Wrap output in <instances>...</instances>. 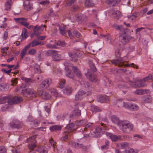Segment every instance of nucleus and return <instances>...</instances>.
Instances as JSON below:
<instances>
[{"label":"nucleus","mask_w":153,"mask_h":153,"mask_svg":"<svg viewBox=\"0 0 153 153\" xmlns=\"http://www.w3.org/2000/svg\"><path fill=\"white\" fill-rule=\"evenodd\" d=\"M89 64L90 68L88 70L86 76L90 81L93 82H95L97 80V78L96 75L93 74V73L96 72L97 69L92 61L89 60Z\"/></svg>","instance_id":"f257e3e1"},{"label":"nucleus","mask_w":153,"mask_h":153,"mask_svg":"<svg viewBox=\"0 0 153 153\" xmlns=\"http://www.w3.org/2000/svg\"><path fill=\"white\" fill-rule=\"evenodd\" d=\"M111 63L115 66H117L120 67L132 66L137 69L138 68V67L134 65V63L127 65L125 64V62L124 61L123 59L121 57L118 58L117 59H112L111 61Z\"/></svg>","instance_id":"f03ea898"},{"label":"nucleus","mask_w":153,"mask_h":153,"mask_svg":"<svg viewBox=\"0 0 153 153\" xmlns=\"http://www.w3.org/2000/svg\"><path fill=\"white\" fill-rule=\"evenodd\" d=\"M121 130L124 132L128 133L133 128V126L129 121H122L120 127Z\"/></svg>","instance_id":"7ed1b4c3"},{"label":"nucleus","mask_w":153,"mask_h":153,"mask_svg":"<svg viewBox=\"0 0 153 153\" xmlns=\"http://www.w3.org/2000/svg\"><path fill=\"white\" fill-rule=\"evenodd\" d=\"M106 130L107 129L106 127H97L94 131L91 132L90 135L91 137H98L101 136L103 134L102 130Z\"/></svg>","instance_id":"20e7f679"},{"label":"nucleus","mask_w":153,"mask_h":153,"mask_svg":"<svg viewBox=\"0 0 153 153\" xmlns=\"http://www.w3.org/2000/svg\"><path fill=\"white\" fill-rule=\"evenodd\" d=\"M10 100L9 101V104L12 105L14 104H17L23 101L22 97L20 96L13 97L10 95Z\"/></svg>","instance_id":"39448f33"},{"label":"nucleus","mask_w":153,"mask_h":153,"mask_svg":"<svg viewBox=\"0 0 153 153\" xmlns=\"http://www.w3.org/2000/svg\"><path fill=\"white\" fill-rule=\"evenodd\" d=\"M119 39L123 44H126L132 38V37L127 35L125 32L119 36Z\"/></svg>","instance_id":"423d86ee"},{"label":"nucleus","mask_w":153,"mask_h":153,"mask_svg":"<svg viewBox=\"0 0 153 153\" xmlns=\"http://www.w3.org/2000/svg\"><path fill=\"white\" fill-rule=\"evenodd\" d=\"M91 92H85L83 90L79 91L75 96V99L76 100H81L84 97L91 94Z\"/></svg>","instance_id":"0eeeda50"},{"label":"nucleus","mask_w":153,"mask_h":153,"mask_svg":"<svg viewBox=\"0 0 153 153\" xmlns=\"http://www.w3.org/2000/svg\"><path fill=\"white\" fill-rule=\"evenodd\" d=\"M36 135H35L33 137H31L27 139V142H30L31 143L29 144L28 146V148L30 150H33L36 146V141L35 140Z\"/></svg>","instance_id":"6e6552de"},{"label":"nucleus","mask_w":153,"mask_h":153,"mask_svg":"<svg viewBox=\"0 0 153 153\" xmlns=\"http://www.w3.org/2000/svg\"><path fill=\"white\" fill-rule=\"evenodd\" d=\"M82 105H83L81 103H76L75 104L73 114L71 115V117H79L81 115V111L79 109V108Z\"/></svg>","instance_id":"1a4fd4ad"},{"label":"nucleus","mask_w":153,"mask_h":153,"mask_svg":"<svg viewBox=\"0 0 153 153\" xmlns=\"http://www.w3.org/2000/svg\"><path fill=\"white\" fill-rule=\"evenodd\" d=\"M22 93L25 96H31L32 97H36V93L35 91L32 89H26L22 90Z\"/></svg>","instance_id":"9d476101"},{"label":"nucleus","mask_w":153,"mask_h":153,"mask_svg":"<svg viewBox=\"0 0 153 153\" xmlns=\"http://www.w3.org/2000/svg\"><path fill=\"white\" fill-rule=\"evenodd\" d=\"M10 127L13 128H20L23 125V123L17 120H14L10 123Z\"/></svg>","instance_id":"9b49d317"},{"label":"nucleus","mask_w":153,"mask_h":153,"mask_svg":"<svg viewBox=\"0 0 153 153\" xmlns=\"http://www.w3.org/2000/svg\"><path fill=\"white\" fill-rule=\"evenodd\" d=\"M69 144L72 147L76 149L82 148L83 151H86L87 149L86 146H84L82 144H80L79 143L72 142H70L69 143Z\"/></svg>","instance_id":"f8f14e48"},{"label":"nucleus","mask_w":153,"mask_h":153,"mask_svg":"<svg viewBox=\"0 0 153 153\" xmlns=\"http://www.w3.org/2000/svg\"><path fill=\"white\" fill-rule=\"evenodd\" d=\"M66 44L64 41H58L54 44L49 43L47 45V47L50 48H55L57 45H64Z\"/></svg>","instance_id":"ddd939ff"},{"label":"nucleus","mask_w":153,"mask_h":153,"mask_svg":"<svg viewBox=\"0 0 153 153\" xmlns=\"http://www.w3.org/2000/svg\"><path fill=\"white\" fill-rule=\"evenodd\" d=\"M52 83L51 79H47L43 81L40 85V86L43 89L47 88H48Z\"/></svg>","instance_id":"4468645a"},{"label":"nucleus","mask_w":153,"mask_h":153,"mask_svg":"<svg viewBox=\"0 0 153 153\" xmlns=\"http://www.w3.org/2000/svg\"><path fill=\"white\" fill-rule=\"evenodd\" d=\"M14 20L16 22H19L21 25H22L26 27L28 24V23L26 22L27 19L26 18H15Z\"/></svg>","instance_id":"2eb2a0df"},{"label":"nucleus","mask_w":153,"mask_h":153,"mask_svg":"<svg viewBox=\"0 0 153 153\" xmlns=\"http://www.w3.org/2000/svg\"><path fill=\"white\" fill-rule=\"evenodd\" d=\"M38 94L44 100H49L51 97V95L47 92H43L42 91H40L38 92Z\"/></svg>","instance_id":"dca6fc26"},{"label":"nucleus","mask_w":153,"mask_h":153,"mask_svg":"<svg viewBox=\"0 0 153 153\" xmlns=\"http://www.w3.org/2000/svg\"><path fill=\"white\" fill-rule=\"evenodd\" d=\"M137 82V80L136 79H134L133 81H129V85L132 87H144L146 85V84L145 83H143L142 82L140 83V84L137 85L135 83Z\"/></svg>","instance_id":"f3484780"},{"label":"nucleus","mask_w":153,"mask_h":153,"mask_svg":"<svg viewBox=\"0 0 153 153\" xmlns=\"http://www.w3.org/2000/svg\"><path fill=\"white\" fill-rule=\"evenodd\" d=\"M74 124L73 123H71L65 127L64 129V132L68 133L71 134V132L74 130Z\"/></svg>","instance_id":"a211bd4d"},{"label":"nucleus","mask_w":153,"mask_h":153,"mask_svg":"<svg viewBox=\"0 0 153 153\" xmlns=\"http://www.w3.org/2000/svg\"><path fill=\"white\" fill-rule=\"evenodd\" d=\"M69 56L71 58L72 60L74 62L77 61L78 57L77 53L70 51L68 53Z\"/></svg>","instance_id":"6ab92c4d"},{"label":"nucleus","mask_w":153,"mask_h":153,"mask_svg":"<svg viewBox=\"0 0 153 153\" xmlns=\"http://www.w3.org/2000/svg\"><path fill=\"white\" fill-rule=\"evenodd\" d=\"M81 84L82 88L85 90L90 89L92 87L91 84L87 81H82L81 82Z\"/></svg>","instance_id":"aec40b11"},{"label":"nucleus","mask_w":153,"mask_h":153,"mask_svg":"<svg viewBox=\"0 0 153 153\" xmlns=\"http://www.w3.org/2000/svg\"><path fill=\"white\" fill-rule=\"evenodd\" d=\"M98 100L102 103L108 102L109 101V97L106 96H99Z\"/></svg>","instance_id":"412c9836"},{"label":"nucleus","mask_w":153,"mask_h":153,"mask_svg":"<svg viewBox=\"0 0 153 153\" xmlns=\"http://www.w3.org/2000/svg\"><path fill=\"white\" fill-rule=\"evenodd\" d=\"M63 92L64 94L69 95L72 93V89L71 86H67L63 89Z\"/></svg>","instance_id":"4be33fe9"},{"label":"nucleus","mask_w":153,"mask_h":153,"mask_svg":"<svg viewBox=\"0 0 153 153\" xmlns=\"http://www.w3.org/2000/svg\"><path fill=\"white\" fill-rule=\"evenodd\" d=\"M111 120L112 122L116 124L117 125L120 127V125H121L122 121L119 120L118 118L116 116H114L111 117Z\"/></svg>","instance_id":"5701e85b"},{"label":"nucleus","mask_w":153,"mask_h":153,"mask_svg":"<svg viewBox=\"0 0 153 153\" xmlns=\"http://www.w3.org/2000/svg\"><path fill=\"white\" fill-rule=\"evenodd\" d=\"M10 95H8L6 96L2 97L0 98V104L5 103L6 102H7L9 104V101L10 99Z\"/></svg>","instance_id":"b1692460"},{"label":"nucleus","mask_w":153,"mask_h":153,"mask_svg":"<svg viewBox=\"0 0 153 153\" xmlns=\"http://www.w3.org/2000/svg\"><path fill=\"white\" fill-rule=\"evenodd\" d=\"M52 57L55 61H58L61 60V55L58 54L56 51H55L53 54H52Z\"/></svg>","instance_id":"393cba45"},{"label":"nucleus","mask_w":153,"mask_h":153,"mask_svg":"<svg viewBox=\"0 0 153 153\" xmlns=\"http://www.w3.org/2000/svg\"><path fill=\"white\" fill-rule=\"evenodd\" d=\"M71 115H69L67 113H64L61 117V119L65 122H70Z\"/></svg>","instance_id":"a878e982"},{"label":"nucleus","mask_w":153,"mask_h":153,"mask_svg":"<svg viewBox=\"0 0 153 153\" xmlns=\"http://www.w3.org/2000/svg\"><path fill=\"white\" fill-rule=\"evenodd\" d=\"M72 67L74 73L76 75L79 77H81L82 76L81 73L77 67L74 66H72Z\"/></svg>","instance_id":"bb28decb"},{"label":"nucleus","mask_w":153,"mask_h":153,"mask_svg":"<svg viewBox=\"0 0 153 153\" xmlns=\"http://www.w3.org/2000/svg\"><path fill=\"white\" fill-rule=\"evenodd\" d=\"M76 19L77 21H85L87 19L86 16L82 14H79L76 16Z\"/></svg>","instance_id":"cd10ccee"},{"label":"nucleus","mask_w":153,"mask_h":153,"mask_svg":"<svg viewBox=\"0 0 153 153\" xmlns=\"http://www.w3.org/2000/svg\"><path fill=\"white\" fill-rule=\"evenodd\" d=\"M87 121L83 119L82 120H78L75 122V125L77 126H83L87 123Z\"/></svg>","instance_id":"c85d7f7f"},{"label":"nucleus","mask_w":153,"mask_h":153,"mask_svg":"<svg viewBox=\"0 0 153 153\" xmlns=\"http://www.w3.org/2000/svg\"><path fill=\"white\" fill-rule=\"evenodd\" d=\"M46 26L45 25H42L40 27H38V26H36L34 29V33H33L35 35H38L37 33V32L38 31H39V30L41 29L43 30L44 27L46 28Z\"/></svg>","instance_id":"c756f323"},{"label":"nucleus","mask_w":153,"mask_h":153,"mask_svg":"<svg viewBox=\"0 0 153 153\" xmlns=\"http://www.w3.org/2000/svg\"><path fill=\"white\" fill-rule=\"evenodd\" d=\"M59 30L60 33L62 35H65L67 32L65 26H59Z\"/></svg>","instance_id":"7c9ffc66"},{"label":"nucleus","mask_w":153,"mask_h":153,"mask_svg":"<svg viewBox=\"0 0 153 153\" xmlns=\"http://www.w3.org/2000/svg\"><path fill=\"white\" fill-rule=\"evenodd\" d=\"M61 128L62 127L59 125L52 126L50 128V129L52 132L60 130Z\"/></svg>","instance_id":"2f4dec72"},{"label":"nucleus","mask_w":153,"mask_h":153,"mask_svg":"<svg viewBox=\"0 0 153 153\" xmlns=\"http://www.w3.org/2000/svg\"><path fill=\"white\" fill-rule=\"evenodd\" d=\"M37 151L40 153H47V149L45 146H39L38 147Z\"/></svg>","instance_id":"473e14b6"},{"label":"nucleus","mask_w":153,"mask_h":153,"mask_svg":"<svg viewBox=\"0 0 153 153\" xmlns=\"http://www.w3.org/2000/svg\"><path fill=\"white\" fill-rule=\"evenodd\" d=\"M30 48V45H27L22 50L21 53V59H22L24 56L25 55L27 50Z\"/></svg>","instance_id":"72a5a7b5"},{"label":"nucleus","mask_w":153,"mask_h":153,"mask_svg":"<svg viewBox=\"0 0 153 153\" xmlns=\"http://www.w3.org/2000/svg\"><path fill=\"white\" fill-rule=\"evenodd\" d=\"M66 70L65 74L66 76L71 79H73L74 77V76L71 73V70H69V68H68L67 67Z\"/></svg>","instance_id":"f704fd0d"},{"label":"nucleus","mask_w":153,"mask_h":153,"mask_svg":"<svg viewBox=\"0 0 153 153\" xmlns=\"http://www.w3.org/2000/svg\"><path fill=\"white\" fill-rule=\"evenodd\" d=\"M42 42H39L36 40H33L32 42L29 43L28 45H30V47L31 46L32 47H33L39 45H41Z\"/></svg>","instance_id":"c9c22d12"},{"label":"nucleus","mask_w":153,"mask_h":153,"mask_svg":"<svg viewBox=\"0 0 153 153\" xmlns=\"http://www.w3.org/2000/svg\"><path fill=\"white\" fill-rule=\"evenodd\" d=\"M114 104L117 106L118 107H121L123 106L124 104V102L122 99H118L116 100L114 102Z\"/></svg>","instance_id":"e433bc0d"},{"label":"nucleus","mask_w":153,"mask_h":153,"mask_svg":"<svg viewBox=\"0 0 153 153\" xmlns=\"http://www.w3.org/2000/svg\"><path fill=\"white\" fill-rule=\"evenodd\" d=\"M12 0H7L5 4V10H7L10 9Z\"/></svg>","instance_id":"4c0bfd02"},{"label":"nucleus","mask_w":153,"mask_h":153,"mask_svg":"<svg viewBox=\"0 0 153 153\" xmlns=\"http://www.w3.org/2000/svg\"><path fill=\"white\" fill-rule=\"evenodd\" d=\"M106 3L114 6L117 4V0H107Z\"/></svg>","instance_id":"58836bf2"},{"label":"nucleus","mask_w":153,"mask_h":153,"mask_svg":"<svg viewBox=\"0 0 153 153\" xmlns=\"http://www.w3.org/2000/svg\"><path fill=\"white\" fill-rule=\"evenodd\" d=\"M151 79L153 80V74H149L148 76L144 78L140 82L142 83V82H146Z\"/></svg>","instance_id":"ea45409f"},{"label":"nucleus","mask_w":153,"mask_h":153,"mask_svg":"<svg viewBox=\"0 0 153 153\" xmlns=\"http://www.w3.org/2000/svg\"><path fill=\"white\" fill-rule=\"evenodd\" d=\"M85 5L86 7H92L94 6V4L92 0H86L85 2Z\"/></svg>","instance_id":"a19ab883"},{"label":"nucleus","mask_w":153,"mask_h":153,"mask_svg":"<svg viewBox=\"0 0 153 153\" xmlns=\"http://www.w3.org/2000/svg\"><path fill=\"white\" fill-rule=\"evenodd\" d=\"M134 93L137 95H141L146 93L147 90H146L137 89L134 91Z\"/></svg>","instance_id":"79ce46f5"},{"label":"nucleus","mask_w":153,"mask_h":153,"mask_svg":"<svg viewBox=\"0 0 153 153\" xmlns=\"http://www.w3.org/2000/svg\"><path fill=\"white\" fill-rule=\"evenodd\" d=\"M24 5L25 8L27 11H29L32 7V4L28 2L27 4H26L25 2H24Z\"/></svg>","instance_id":"37998d69"},{"label":"nucleus","mask_w":153,"mask_h":153,"mask_svg":"<svg viewBox=\"0 0 153 153\" xmlns=\"http://www.w3.org/2000/svg\"><path fill=\"white\" fill-rule=\"evenodd\" d=\"M64 135L62 137L60 140L61 141H65L66 140H67L68 137V136H71V134H69L68 133H67V132L65 133L64 131Z\"/></svg>","instance_id":"c03bdc74"},{"label":"nucleus","mask_w":153,"mask_h":153,"mask_svg":"<svg viewBox=\"0 0 153 153\" xmlns=\"http://www.w3.org/2000/svg\"><path fill=\"white\" fill-rule=\"evenodd\" d=\"M91 109L93 112L100 111L101 110L98 107L94 105H92L91 107Z\"/></svg>","instance_id":"a18cd8bd"},{"label":"nucleus","mask_w":153,"mask_h":153,"mask_svg":"<svg viewBox=\"0 0 153 153\" xmlns=\"http://www.w3.org/2000/svg\"><path fill=\"white\" fill-rule=\"evenodd\" d=\"M111 136V137L110 138L113 141H117L119 140H120L121 138V137L120 136H117L112 134Z\"/></svg>","instance_id":"49530a36"},{"label":"nucleus","mask_w":153,"mask_h":153,"mask_svg":"<svg viewBox=\"0 0 153 153\" xmlns=\"http://www.w3.org/2000/svg\"><path fill=\"white\" fill-rule=\"evenodd\" d=\"M130 110L133 111H137L139 109V107L136 104H132L130 106Z\"/></svg>","instance_id":"de8ad7c7"},{"label":"nucleus","mask_w":153,"mask_h":153,"mask_svg":"<svg viewBox=\"0 0 153 153\" xmlns=\"http://www.w3.org/2000/svg\"><path fill=\"white\" fill-rule=\"evenodd\" d=\"M138 14L134 13H133L132 15L128 16V18L130 20L132 21H135L136 20V18Z\"/></svg>","instance_id":"09e8293b"},{"label":"nucleus","mask_w":153,"mask_h":153,"mask_svg":"<svg viewBox=\"0 0 153 153\" xmlns=\"http://www.w3.org/2000/svg\"><path fill=\"white\" fill-rule=\"evenodd\" d=\"M22 79L28 84H30V83L33 82L34 81V80L30 78H27L24 77H22Z\"/></svg>","instance_id":"8fccbe9b"},{"label":"nucleus","mask_w":153,"mask_h":153,"mask_svg":"<svg viewBox=\"0 0 153 153\" xmlns=\"http://www.w3.org/2000/svg\"><path fill=\"white\" fill-rule=\"evenodd\" d=\"M85 128H84V131H87L88 129H90L92 126L93 125V123H89L85 124Z\"/></svg>","instance_id":"3c124183"},{"label":"nucleus","mask_w":153,"mask_h":153,"mask_svg":"<svg viewBox=\"0 0 153 153\" xmlns=\"http://www.w3.org/2000/svg\"><path fill=\"white\" fill-rule=\"evenodd\" d=\"M114 17L117 19H118L121 16V13L119 11L117 10L116 11L115 13L114 14Z\"/></svg>","instance_id":"603ef678"},{"label":"nucleus","mask_w":153,"mask_h":153,"mask_svg":"<svg viewBox=\"0 0 153 153\" xmlns=\"http://www.w3.org/2000/svg\"><path fill=\"white\" fill-rule=\"evenodd\" d=\"M45 111H46V113L44 112L43 113V115L44 116L47 117L49 115V112L50 111V108H48L47 106L45 107Z\"/></svg>","instance_id":"864d4df0"},{"label":"nucleus","mask_w":153,"mask_h":153,"mask_svg":"<svg viewBox=\"0 0 153 153\" xmlns=\"http://www.w3.org/2000/svg\"><path fill=\"white\" fill-rule=\"evenodd\" d=\"M65 80L64 79H60L59 83V87L60 88H63L65 85Z\"/></svg>","instance_id":"5fc2aeb1"},{"label":"nucleus","mask_w":153,"mask_h":153,"mask_svg":"<svg viewBox=\"0 0 153 153\" xmlns=\"http://www.w3.org/2000/svg\"><path fill=\"white\" fill-rule=\"evenodd\" d=\"M113 27L114 28H115L116 30H120L121 31H122V25H119L116 24H115L113 25Z\"/></svg>","instance_id":"6e6d98bb"},{"label":"nucleus","mask_w":153,"mask_h":153,"mask_svg":"<svg viewBox=\"0 0 153 153\" xmlns=\"http://www.w3.org/2000/svg\"><path fill=\"white\" fill-rule=\"evenodd\" d=\"M51 93L55 97H57L59 95V93L57 90L55 89H53L51 90Z\"/></svg>","instance_id":"4d7b16f0"},{"label":"nucleus","mask_w":153,"mask_h":153,"mask_svg":"<svg viewBox=\"0 0 153 153\" xmlns=\"http://www.w3.org/2000/svg\"><path fill=\"white\" fill-rule=\"evenodd\" d=\"M76 0H68L66 2V6H71L72 4L74 3Z\"/></svg>","instance_id":"13d9d810"},{"label":"nucleus","mask_w":153,"mask_h":153,"mask_svg":"<svg viewBox=\"0 0 153 153\" xmlns=\"http://www.w3.org/2000/svg\"><path fill=\"white\" fill-rule=\"evenodd\" d=\"M7 85L5 84H0V91H4L7 89Z\"/></svg>","instance_id":"bf43d9fd"},{"label":"nucleus","mask_w":153,"mask_h":153,"mask_svg":"<svg viewBox=\"0 0 153 153\" xmlns=\"http://www.w3.org/2000/svg\"><path fill=\"white\" fill-rule=\"evenodd\" d=\"M55 51L53 50H49L46 52L45 53V55L46 56H50L51 55H52Z\"/></svg>","instance_id":"052dcab7"},{"label":"nucleus","mask_w":153,"mask_h":153,"mask_svg":"<svg viewBox=\"0 0 153 153\" xmlns=\"http://www.w3.org/2000/svg\"><path fill=\"white\" fill-rule=\"evenodd\" d=\"M73 33V34L77 38H79L81 36L80 33L76 30H74Z\"/></svg>","instance_id":"680f3d73"},{"label":"nucleus","mask_w":153,"mask_h":153,"mask_svg":"<svg viewBox=\"0 0 153 153\" xmlns=\"http://www.w3.org/2000/svg\"><path fill=\"white\" fill-rule=\"evenodd\" d=\"M36 50L34 49H31L28 51V53L30 55H33L36 53Z\"/></svg>","instance_id":"e2e57ef3"},{"label":"nucleus","mask_w":153,"mask_h":153,"mask_svg":"<svg viewBox=\"0 0 153 153\" xmlns=\"http://www.w3.org/2000/svg\"><path fill=\"white\" fill-rule=\"evenodd\" d=\"M129 144L127 142H123L121 144V147L122 148H124L126 147H127L129 146Z\"/></svg>","instance_id":"0e129e2a"},{"label":"nucleus","mask_w":153,"mask_h":153,"mask_svg":"<svg viewBox=\"0 0 153 153\" xmlns=\"http://www.w3.org/2000/svg\"><path fill=\"white\" fill-rule=\"evenodd\" d=\"M50 3V1L48 0H45L40 2V4L42 5H48Z\"/></svg>","instance_id":"69168bd1"},{"label":"nucleus","mask_w":153,"mask_h":153,"mask_svg":"<svg viewBox=\"0 0 153 153\" xmlns=\"http://www.w3.org/2000/svg\"><path fill=\"white\" fill-rule=\"evenodd\" d=\"M79 9V7L76 5L73 6L71 8V10L72 11H77Z\"/></svg>","instance_id":"338daca9"},{"label":"nucleus","mask_w":153,"mask_h":153,"mask_svg":"<svg viewBox=\"0 0 153 153\" xmlns=\"http://www.w3.org/2000/svg\"><path fill=\"white\" fill-rule=\"evenodd\" d=\"M6 151V149L4 146L0 147V153H4Z\"/></svg>","instance_id":"774afa93"}]
</instances>
